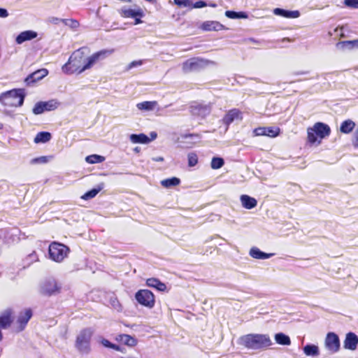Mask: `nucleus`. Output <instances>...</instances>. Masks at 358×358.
I'll return each instance as SVG.
<instances>
[{
	"instance_id": "nucleus-3",
	"label": "nucleus",
	"mask_w": 358,
	"mask_h": 358,
	"mask_svg": "<svg viewBox=\"0 0 358 358\" xmlns=\"http://www.w3.org/2000/svg\"><path fill=\"white\" fill-rule=\"evenodd\" d=\"M24 94L21 89H14L0 94V102L9 107H18L22 106Z\"/></svg>"
},
{
	"instance_id": "nucleus-26",
	"label": "nucleus",
	"mask_w": 358,
	"mask_h": 358,
	"mask_svg": "<svg viewBox=\"0 0 358 358\" xmlns=\"http://www.w3.org/2000/svg\"><path fill=\"white\" fill-rule=\"evenodd\" d=\"M129 139L133 143L148 144L151 141V139L144 134H131Z\"/></svg>"
},
{
	"instance_id": "nucleus-49",
	"label": "nucleus",
	"mask_w": 358,
	"mask_h": 358,
	"mask_svg": "<svg viewBox=\"0 0 358 358\" xmlns=\"http://www.w3.org/2000/svg\"><path fill=\"white\" fill-rule=\"evenodd\" d=\"M174 3L180 7H188L190 6V1L189 0H174Z\"/></svg>"
},
{
	"instance_id": "nucleus-29",
	"label": "nucleus",
	"mask_w": 358,
	"mask_h": 358,
	"mask_svg": "<svg viewBox=\"0 0 358 358\" xmlns=\"http://www.w3.org/2000/svg\"><path fill=\"white\" fill-rule=\"evenodd\" d=\"M157 106V102L155 101H143L141 103H138L136 105V107L138 109L141 110H146V111H151L153 110L154 108Z\"/></svg>"
},
{
	"instance_id": "nucleus-34",
	"label": "nucleus",
	"mask_w": 358,
	"mask_h": 358,
	"mask_svg": "<svg viewBox=\"0 0 358 358\" xmlns=\"http://www.w3.org/2000/svg\"><path fill=\"white\" fill-rule=\"evenodd\" d=\"M180 182V180L179 178L173 177L171 178L162 180L161 184L164 187H170L179 185Z\"/></svg>"
},
{
	"instance_id": "nucleus-17",
	"label": "nucleus",
	"mask_w": 358,
	"mask_h": 358,
	"mask_svg": "<svg viewBox=\"0 0 358 358\" xmlns=\"http://www.w3.org/2000/svg\"><path fill=\"white\" fill-rule=\"evenodd\" d=\"M211 108L209 105L196 104L191 106V113L194 115L206 117L210 113Z\"/></svg>"
},
{
	"instance_id": "nucleus-20",
	"label": "nucleus",
	"mask_w": 358,
	"mask_h": 358,
	"mask_svg": "<svg viewBox=\"0 0 358 358\" xmlns=\"http://www.w3.org/2000/svg\"><path fill=\"white\" fill-rule=\"evenodd\" d=\"M273 13L285 18H297L300 16V13L298 10H287L280 8H275Z\"/></svg>"
},
{
	"instance_id": "nucleus-37",
	"label": "nucleus",
	"mask_w": 358,
	"mask_h": 358,
	"mask_svg": "<svg viewBox=\"0 0 358 358\" xmlns=\"http://www.w3.org/2000/svg\"><path fill=\"white\" fill-rule=\"evenodd\" d=\"M85 160L89 164H96L103 162L105 160V157L98 155H92L87 156Z\"/></svg>"
},
{
	"instance_id": "nucleus-23",
	"label": "nucleus",
	"mask_w": 358,
	"mask_h": 358,
	"mask_svg": "<svg viewBox=\"0 0 358 358\" xmlns=\"http://www.w3.org/2000/svg\"><path fill=\"white\" fill-rule=\"evenodd\" d=\"M201 28L205 31H220L224 27L217 21H206L203 23Z\"/></svg>"
},
{
	"instance_id": "nucleus-35",
	"label": "nucleus",
	"mask_w": 358,
	"mask_h": 358,
	"mask_svg": "<svg viewBox=\"0 0 358 358\" xmlns=\"http://www.w3.org/2000/svg\"><path fill=\"white\" fill-rule=\"evenodd\" d=\"M121 341L123 342L125 345L128 346H135L137 344V341L134 337L127 335L123 334L120 336Z\"/></svg>"
},
{
	"instance_id": "nucleus-2",
	"label": "nucleus",
	"mask_w": 358,
	"mask_h": 358,
	"mask_svg": "<svg viewBox=\"0 0 358 358\" xmlns=\"http://www.w3.org/2000/svg\"><path fill=\"white\" fill-rule=\"evenodd\" d=\"M85 48H80L76 50L69 57V61L63 67V71L71 73L74 72L80 73L83 64L85 62Z\"/></svg>"
},
{
	"instance_id": "nucleus-19",
	"label": "nucleus",
	"mask_w": 358,
	"mask_h": 358,
	"mask_svg": "<svg viewBox=\"0 0 358 358\" xmlns=\"http://www.w3.org/2000/svg\"><path fill=\"white\" fill-rule=\"evenodd\" d=\"M38 36L37 33L32 30H27L21 32L15 38V42L17 44H22V43L31 41Z\"/></svg>"
},
{
	"instance_id": "nucleus-32",
	"label": "nucleus",
	"mask_w": 358,
	"mask_h": 358,
	"mask_svg": "<svg viewBox=\"0 0 358 358\" xmlns=\"http://www.w3.org/2000/svg\"><path fill=\"white\" fill-rule=\"evenodd\" d=\"M51 138L50 133L48 131H41L38 132L34 138V143H46L49 141Z\"/></svg>"
},
{
	"instance_id": "nucleus-24",
	"label": "nucleus",
	"mask_w": 358,
	"mask_h": 358,
	"mask_svg": "<svg viewBox=\"0 0 358 358\" xmlns=\"http://www.w3.org/2000/svg\"><path fill=\"white\" fill-rule=\"evenodd\" d=\"M146 285L150 287L155 288L156 289L161 292H164L165 290H166V285L157 278H148L146 280Z\"/></svg>"
},
{
	"instance_id": "nucleus-52",
	"label": "nucleus",
	"mask_w": 358,
	"mask_h": 358,
	"mask_svg": "<svg viewBox=\"0 0 358 358\" xmlns=\"http://www.w3.org/2000/svg\"><path fill=\"white\" fill-rule=\"evenodd\" d=\"M8 16V13L6 9L0 8V17H6Z\"/></svg>"
},
{
	"instance_id": "nucleus-38",
	"label": "nucleus",
	"mask_w": 358,
	"mask_h": 358,
	"mask_svg": "<svg viewBox=\"0 0 358 358\" xmlns=\"http://www.w3.org/2000/svg\"><path fill=\"white\" fill-rule=\"evenodd\" d=\"M101 190V187H99V188H94L88 192H87L85 194H84L82 196H81V199H84V200H88V199H92L94 198V196H96V195Z\"/></svg>"
},
{
	"instance_id": "nucleus-43",
	"label": "nucleus",
	"mask_w": 358,
	"mask_h": 358,
	"mask_svg": "<svg viewBox=\"0 0 358 358\" xmlns=\"http://www.w3.org/2000/svg\"><path fill=\"white\" fill-rule=\"evenodd\" d=\"M308 140L310 143H315L317 141V136L312 128L308 129Z\"/></svg>"
},
{
	"instance_id": "nucleus-9",
	"label": "nucleus",
	"mask_w": 358,
	"mask_h": 358,
	"mask_svg": "<svg viewBox=\"0 0 358 358\" xmlns=\"http://www.w3.org/2000/svg\"><path fill=\"white\" fill-rule=\"evenodd\" d=\"M59 106V103L55 99H51L48 101H38L34 105L32 112L34 115H40L45 111L54 110Z\"/></svg>"
},
{
	"instance_id": "nucleus-14",
	"label": "nucleus",
	"mask_w": 358,
	"mask_h": 358,
	"mask_svg": "<svg viewBox=\"0 0 358 358\" xmlns=\"http://www.w3.org/2000/svg\"><path fill=\"white\" fill-rule=\"evenodd\" d=\"M256 136H266L269 137H276L280 134V128L277 127H259L254 131Z\"/></svg>"
},
{
	"instance_id": "nucleus-30",
	"label": "nucleus",
	"mask_w": 358,
	"mask_h": 358,
	"mask_svg": "<svg viewBox=\"0 0 358 358\" xmlns=\"http://www.w3.org/2000/svg\"><path fill=\"white\" fill-rule=\"evenodd\" d=\"M274 338L275 342L279 345H289L291 344L289 337L283 333L275 334Z\"/></svg>"
},
{
	"instance_id": "nucleus-5",
	"label": "nucleus",
	"mask_w": 358,
	"mask_h": 358,
	"mask_svg": "<svg viewBox=\"0 0 358 358\" xmlns=\"http://www.w3.org/2000/svg\"><path fill=\"white\" fill-rule=\"evenodd\" d=\"M69 252V248L62 243L58 242H52L49 245V257L51 260L55 262H62L64 259L67 257Z\"/></svg>"
},
{
	"instance_id": "nucleus-12",
	"label": "nucleus",
	"mask_w": 358,
	"mask_h": 358,
	"mask_svg": "<svg viewBox=\"0 0 358 358\" xmlns=\"http://www.w3.org/2000/svg\"><path fill=\"white\" fill-rule=\"evenodd\" d=\"M32 316V311L30 308L26 309L24 311H22L20 313L17 320L16 322V329L15 331L17 332H20L23 331L28 323L29 320L31 319Z\"/></svg>"
},
{
	"instance_id": "nucleus-10",
	"label": "nucleus",
	"mask_w": 358,
	"mask_h": 358,
	"mask_svg": "<svg viewBox=\"0 0 358 358\" xmlns=\"http://www.w3.org/2000/svg\"><path fill=\"white\" fill-rule=\"evenodd\" d=\"M324 347L331 354L338 352L341 348L338 336L334 332H329L324 340Z\"/></svg>"
},
{
	"instance_id": "nucleus-51",
	"label": "nucleus",
	"mask_w": 358,
	"mask_h": 358,
	"mask_svg": "<svg viewBox=\"0 0 358 358\" xmlns=\"http://www.w3.org/2000/svg\"><path fill=\"white\" fill-rule=\"evenodd\" d=\"M3 114L6 115V116H8L10 117V118L12 119H15V117H16V114H15L14 113H13L12 111L10 110H5L3 111Z\"/></svg>"
},
{
	"instance_id": "nucleus-42",
	"label": "nucleus",
	"mask_w": 358,
	"mask_h": 358,
	"mask_svg": "<svg viewBox=\"0 0 358 358\" xmlns=\"http://www.w3.org/2000/svg\"><path fill=\"white\" fill-rule=\"evenodd\" d=\"M338 45H341L342 48L350 49L354 45H358V40L343 41L338 44Z\"/></svg>"
},
{
	"instance_id": "nucleus-31",
	"label": "nucleus",
	"mask_w": 358,
	"mask_h": 358,
	"mask_svg": "<svg viewBox=\"0 0 358 358\" xmlns=\"http://www.w3.org/2000/svg\"><path fill=\"white\" fill-rule=\"evenodd\" d=\"M355 127V123L351 120H347L342 122L340 130L343 134L350 133Z\"/></svg>"
},
{
	"instance_id": "nucleus-25",
	"label": "nucleus",
	"mask_w": 358,
	"mask_h": 358,
	"mask_svg": "<svg viewBox=\"0 0 358 358\" xmlns=\"http://www.w3.org/2000/svg\"><path fill=\"white\" fill-rule=\"evenodd\" d=\"M240 199L242 206L246 209H252L255 208L257 204V200L248 195L243 194L241 196Z\"/></svg>"
},
{
	"instance_id": "nucleus-55",
	"label": "nucleus",
	"mask_w": 358,
	"mask_h": 358,
	"mask_svg": "<svg viewBox=\"0 0 358 358\" xmlns=\"http://www.w3.org/2000/svg\"><path fill=\"white\" fill-rule=\"evenodd\" d=\"M150 136H151V141L152 140H154L157 138V134L155 132H151L150 133Z\"/></svg>"
},
{
	"instance_id": "nucleus-39",
	"label": "nucleus",
	"mask_w": 358,
	"mask_h": 358,
	"mask_svg": "<svg viewBox=\"0 0 358 358\" xmlns=\"http://www.w3.org/2000/svg\"><path fill=\"white\" fill-rule=\"evenodd\" d=\"M100 343L106 348H111L116 351L120 350V348L119 345L110 343L108 339L102 338Z\"/></svg>"
},
{
	"instance_id": "nucleus-48",
	"label": "nucleus",
	"mask_w": 358,
	"mask_h": 358,
	"mask_svg": "<svg viewBox=\"0 0 358 358\" xmlns=\"http://www.w3.org/2000/svg\"><path fill=\"white\" fill-rule=\"evenodd\" d=\"M64 20V19H62V18H59V17H57L51 16V17H49L47 19V22L48 23H50V24H58L60 22L63 23V20Z\"/></svg>"
},
{
	"instance_id": "nucleus-57",
	"label": "nucleus",
	"mask_w": 358,
	"mask_h": 358,
	"mask_svg": "<svg viewBox=\"0 0 358 358\" xmlns=\"http://www.w3.org/2000/svg\"><path fill=\"white\" fill-rule=\"evenodd\" d=\"M3 127V124L1 122H0V129H2Z\"/></svg>"
},
{
	"instance_id": "nucleus-16",
	"label": "nucleus",
	"mask_w": 358,
	"mask_h": 358,
	"mask_svg": "<svg viewBox=\"0 0 358 358\" xmlns=\"http://www.w3.org/2000/svg\"><path fill=\"white\" fill-rule=\"evenodd\" d=\"M312 129L320 139L328 136L331 132L330 127L327 124L322 122L315 123Z\"/></svg>"
},
{
	"instance_id": "nucleus-47",
	"label": "nucleus",
	"mask_w": 358,
	"mask_h": 358,
	"mask_svg": "<svg viewBox=\"0 0 358 358\" xmlns=\"http://www.w3.org/2000/svg\"><path fill=\"white\" fill-rule=\"evenodd\" d=\"M143 64L142 60H138V61H133L131 63L128 64V66L126 68V71H129L133 68L140 66Z\"/></svg>"
},
{
	"instance_id": "nucleus-21",
	"label": "nucleus",
	"mask_w": 358,
	"mask_h": 358,
	"mask_svg": "<svg viewBox=\"0 0 358 358\" xmlns=\"http://www.w3.org/2000/svg\"><path fill=\"white\" fill-rule=\"evenodd\" d=\"M48 73V71L45 69H41L36 71L31 75H29L25 80V81L29 84L31 83H34L36 81L40 80L44 77H45Z\"/></svg>"
},
{
	"instance_id": "nucleus-54",
	"label": "nucleus",
	"mask_w": 358,
	"mask_h": 358,
	"mask_svg": "<svg viewBox=\"0 0 358 358\" xmlns=\"http://www.w3.org/2000/svg\"><path fill=\"white\" fill-rule=\"evenodd\" d=\"M152 160L155 162H163L164 158L162 157H153Z\"/></svg>"
},
{
	"instance_id": "nucleus-53",
	"label": "nucleus",
	"mask_w": 358,
	"mask_h": 358,
	"mask_svg": "<svg viewBox=\"0 0 358 358\" xmlns=\"http://www.w3.org/2000/svg\"><path fill=\"white\" fill-rule=\"evenodd\" d=\"M135 19V22H134V24H141L143 22V21L141 20V17H136Z\"/></svg>"
},
{
	"instance_id": "nucleus-33",
	"label": "nucleus",
	"mask_w": 358,
	"mask_h": 358,
	"mask_svg": "<svg viewBox=\"0 0 358 358\" xmlns=\"http://www.w3.org/2000/svg\"><path fill=\"white\" fill-rule=\"evenodd\" d=\"M225 15L230 19H246L248 15L245 12H236L233 10H227Z\"/></svg>"
},
{
	"instance_id": "nucleus-18",
	"label": "nucleus",
	"mask_w": 358,
	"mask_h": 358,
	"mask_svg": "<svg viewBox=\"0 0 358 358\" xmlns=\"http://www.w3.org/2000/svg\"><path fill=\"white\" fill-rule=\"evenodd\" d=\"M13 311L10 308L4 310L0 315V328L7 329L13 322Z\"/></svg>"
},
{
	"instance_id": "nucleus-56",
	"label": "nucleus",
	"mask_w": 358,
	"mask_h": 358,
	"mask_svg": "<svg viewBox=\"0 0 358 358\" xmlns=\"http://www.w3.org/2000/svg\"><path fill=\"white\" fill-rule=\"evenodd\" d=\"M134 152H138L140 151V148L136 147V148H135L134 149Z\"/></svg>"
},
{
	"instance_id": "nucleus-41",
	"label": "nucleus",
	"mask_w": 358,
	"mask_h": 358,
	"mask_svg": "<svg viewBox=\"0 0 358 358\" xmlns=\"http://www.w3.org/2000/svg\"><path fill=\"white\" fill-rule=\"evenodd\" d=\"M110 303L117 312H121L122 310V306L116 297L110 298Z\"/></svg>"
},
{
	"instance_id": "nucleus-6",
	"label": "nucleus",
	"mask_w": 358,
	"mask_h": 358,
	"mask_svg": "<svg viewBox=\"0 0 358 358\" xmlns=\"http://www.w3.org/2000/svg\"><path fill=\"white\" fill-rule=\"evenodd\" d=\"M211 65H215V62L200 57H193L182 64V71L185 73L198 71Z\"/></svg>"
},
{
	"instance_id": "nucleus-45",
	"label": "nucleus",
	"mask_w": 358,
	"mask_h": 358,
	"mask_svg": "<svg viewBox=\"0 0 358 358\" xmlns=\"http://www.w3.org/2000/svg\"><path fill=\"white\" fill-rule=\"evenodd\" d=\"M48 157L47 156H42L36 158H34L31 160L30 163L31 164H45L48 162Z\"/></svg>"
},
{
	"instance_id": "nucleus-44",
	"label": "nucleus",
	"mask_w": 358,
	"mask_h": 358,
	"mask_svg": "<svg viewBox=\"0 0 358 358\" xmlns=\"http://www.w3.org/2000/svg\"><path fill=\"white\" fill-rule=\"evenodd\" d=\"M63 23L72 29H76L78 27L79 23L77 20L73 19H64L63 20Z\"/></svg>"
},
{
	"instance_id": "nucleus-4",
	"label": "nucleus",
	"mask_w": 358,
	"mask_h": 358,
	"mask_svg": "<svg viewBox=\"0 0 358 358\" xmlns=\"http://www.w3.org/2000/svg\"><path fill=\"white\" fill-rule=\"evenodd\" d=\"M93 333L94 331L91 328L83 329L79 332L75 343V347L79 352L85 355L90 352V342Z\"/></svg>"
},
{
	"instance_id": "nucleus-1",
	"label": "nucleus",
	"mask_w": 358,
	"mask_h": 358,
	"mask_svg": "<svg viewBox=\"0 0 358 358\" xmlns=\"http://www.w3.org/2000/svg\"><path fill=\"white\" fill-rule=\"evenodd\" d=\"M238 343L250 350H262L270 347L273 343L267 334H249L239 338Z\"/></svg>"
},
{
	"instance_id": "nucleus-28",
	"label": "nucleus",
	"mask_w": 358,
	"mask_h": 358,
	"mask_svg": "<svg viewBox=\"0 0 358 358\" xmlns=\"http://www.w3.org/2000/svg\"><path fill=\"white\" fill-rule=\"evenodd\" d=\"M303 350L306 356L316 357L320 354L318 346L313 344L305 345Z\"/></svg>"
},
{
	"instance_id": "nucleus-11",
	"label": "nucleus",
	"mask_w": 358,
	"mask_h": 358,
	"mask_svg": "<svg viewBox=\"0 0 358 358\" xmlns=\"http://www.w3.org/2000/svg\"><path fill=\"white\" fill-rule=\"evenodd\" d=\"M60 287L55 279H47L40 285V292L43 295L50 296L59 292Z\"/></svg>"
},
{
	"instance_id": "nucleus-50",
	"label": "nucleus",
	"mask_w": 358,
	"mask_h": 358,
	"mask_svg": "<svg viewBox=\"0 0 358 358\" xmlns=\"http://www.w3.org/2000/svg\"><path fill=\"white\" fill-rule=\"evenodd\" d=\"M207 6V3L204 1H198L194 4V8H201L206 7Z\"/></svg>"
},
{
	"instance_id": "nucleus-46",
	"label": "nucleus",
	"mask_w": 358,
	"mask_h": 358,
	"mask_svg": "<svg viewBox=\"0 0 358 358\" xmlns=\"http://www.w3.org/2000/svg\"><path fill=\"white\" fill-rule=\"evenodd\" d=\"M343 3L348 8L354 9L358 8V0H344Z\"/></svg>"
},
{
	"instance_id": "nucleus-22",
	"label": "nucleus",
	"mask_w": 358,
	"mask_h": 358,
	"mask_svg": "<svg viewBox=\"0 0 358 358\" xmlns=\"http://www.w3.org/2000/svg\"><path fill=\"white\" fill-rule=\"evenodd\" d=\"M250 255L257 259H268L273 255L272 253H266L261 251L258 248L253 247L250 249Z\"/></svg>"
},
{
	"instance_id": "nucleus-15",
	"label": "nucleus",
	"mask_w": 358,
	"mask_h": 358,
	"mask_svg": "<svg viewBox=\"0 0 358 358\" xmlns=\"http://www.w3.org/2000/svg\"><path fill=\"white\" fill-rule=\"evenodd\" d=\"M119 13L122 17L125 18H136V17H143L144 16V13L141 8L135 10L125 6L119 10Z\"/></svg>"
},
{
	"instance_id": "nucleus-8",
	"label": "nucleus",
	"mask_w": 358,
	"mask_h": 358,
	"mask_svg": "<svg viewBox=\"0 0 358 358\" xmlns=\"http://www.w3.org/2000/svg\"><path fill=\"white\" fill-rule=\"evenodd\" d=\"M113 52V50H103L99 51L90 57H85V62L83 64L82 69L80 70V73H83L85 71L90 69L92 68L98 61L101 59H103L108 55H110Z\"/></svg>"
},
{
	"instance_id": "nucleus-27",
	"label": "nucleus",
	"mask_w": 358,
	"mask_h": 358,
	"mask_svg": "<svg viewBox=\"0 0 358 358\" xmlns=\"http://www.w3.org/2000/svg\"><path fill=\"white\" fill-rule=\"evenodd\" d=\"M240 112L237 109H233L229 110L226 115L224 117L222 121L227 126L230 124L235 120L238 119L240 117Z\"/></svg>"
},
{
	"instance_id": "nucleus-40",
	"label": "nucleus",
	"mask_w": 358,
	"mask_h": 358,
	"mask_svg": "<svg viewBox=\"0 0 358 358\" xmlns=\"http://www.w3.org/2000/svg\"><path fill=\"white\" fill-rule=\"evenodd\" d=\"M187 157L189 166L193 167L198 163V157L194 152L189 153Z\"/></svg>"
},
{
	"instance_id": "nucleus-13",
	"label": "nucleus",
	"mask_w": 358,
	"mask_h": 358,
	"mask_svg": "<svg viewBox=\"0 0 358 358\" xmlns=\"http://www.w3.org/2000/svg\"><path fill=\"white\" fill-rule=\"evenodd\" d=\"M358 345V336L353 332H348L343 341V348L345 350L354 351Z\"/></svg>"
},
{
	"instance_id": "nucleus-7",
	"label": "nucleus",
	"mask_w": 358,
	"mask_h": 358,
	"mask_svg": "<svg viewBox=\"0 0 358 358\" xmlns=\"http://www.w3.org/2000/svg\"><path fill=\"white\" fill-rule=\"evenodd\" d=\"M135 299L141 305L152 308L155 303V298L153 293L148 289H140L135 294Z\"/></svg>"
},
{
	"instance_id": "nucleus-36",
	"label": "nucleus",
	"mask_w": 358,
	"mask_h": 358,
	"mask_svg": "<svg viewBox=\"0 0 358 358\" xmlns=\"http://www.w3.org/2000/svg\"><path fill=\"white\" fill-rule=\"evenodd\" d=\"M224 161L222 157H213L210 163V166L213 169H219L223 166Z\"/></svg>"
}]
</instances>
